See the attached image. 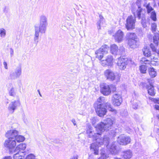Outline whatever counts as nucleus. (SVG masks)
<instances>
[{
	"label": "nucleus",
	"mask_w": 159,
	"mask_h": 159,
	"mask_svg": "<svg viewBox=\"0 0 159 159\" xmlns=\"http://www.w3.org/2000/svg\"><path fill=\"white\" fill-rule=\"evenodd\" d=\"M2 159H12V157L10 156H6Z\"/></svg>",
	"instance_id": "nucleus-53"
},
{
	"label": "nucleus",
	"mask_w": 159,
	"mask_h": 159,
	"mask_svg": "<svg viewBox=\"0 0 159 159\" xmlns=\"http://www.w3.org/2000/svg\"><path fill=\"white\" fill-rule=\"evenodd\" d=\"M16 142L15 139H7L6 140L4 143L5 147L9 150L10 154H13L15 152V147Z\"/></svg>",
	"instance_id": "nucleus-4"
},
{
	"label": "nucleus",
	"mask_w": 159,
	"mask_h": 159,
	"mask_svg": "<svg viewBox=\"0 0 159 159\" xmlns=\"http://www.w3.org/2000/svg\"><path fill=\"white\" fill-rule=\"evenodd\" d=\"M110 87L111 90H112V91H115L116 89V88L115 86L113 85H110Z\"/></svg>",
	"instance_id": "nucleus-45"
},
{
	"label": "nucleus",
	"mask_w": 159,
	"mask_h": 159,
	"mask_svg": "<svg viewBox=\"0 0 159 159\" xmlns=\"http://www.w3.org/2000/svg\"><path fill=\"white\" fill-rule=\"evenodd\" d=\"M47 25L39 24V27L35 26V28H37L41 33H44L46 30Z\"/></svg>",
	"instance_id": "nucleus-23"
},
{
	"label": "nucleus",
	"mask_w": 159,
	"mask_h": 159,
	"mask_svg": "<svg viewBox=\"0 0 159 159\" xmlns=\"http://www.w3.org/2000/svg\"><path fill=\"white\" fill-rule=\"evenodd\" d=\"M137 36L134 33H128L126 35L127 40H135L137 39Z\"/></svg>",
	"instance_id": "nucleus-27"
},
{
	"label": "nucleus",
	"mask_w": 159,
	"mask_h": 159,
	"mask_svg": "<svg viewBox=\"0 0 159 159\" xmlns=\"http://www.w3.org/2000/svg\"><path fill=\"white\" fill-rule=\"evenodd\" d=\"M141 24H142V26L144 28L146 27L147 26L146 21V20L141 21Z\"/></svg>",
	"instance_id": "nucleus-46"
},
{
	"label": "nucleus",
	"mask_w": 159,
	"mask_h": 159,
	"mask_svg": "<svg viewBox=\"0 0 159 159\" xmlns=\"http://www.w3.org/2000/svg\"><path fill=\"white\" fill-rule=\"evenodd\" d=\"M112 103L115 106H119L122 102V98L120 95L116 93H114L112 98Z\"/></svg>",
	"instance_id": "nucleus-8"
},
{
	"label": "nucleus",
	"mask_w": 159,
	"mask_h": 159,
	"mask_svg": "<svg viewBox=\"0 0 159 159\" xmlns=\"http://www.w3.org/2000/svg\"><path fill=\"white\" fill-rule=\"evenodd\" d=\"M21 74V69L20 66L17 67L14 71H11L10 74V77L11 80H15L20 77Z\"/></svg>",
	"instance_id": "nucleus-9"
},
{
	"label": "nucleus",
	"mask_w": 159,
	"mask_h": 159,
	"mask_svg": "<svg viewBox=\"0 0 159 159\" xmlns=\"http://www.w3.org/2000/svg\"><path fill=\"white\" fill-rule=\"evenodd\" d=\"M109 48L108 46L106 45H102L101 48L96 51V57L101 60L103 57V54L107 53Z\"/></svg>",
	"instance_id": "nucleus-6"
},
{
	"label": "nucleus",
	"mask_w": 159,
	"mask_h": 159,
	"mask_svg": "<svg viewBox=\"0 0 159 159\" xmlns=\"http://www.w3.org/2000/svg\"><path fill=\"white\" fill-rule=\"evenodd\" d=\"M113 121L111 119L108 118L99 123L96 127L97 130L100 133L105 130H108L112 127Z\"/></svg>",
	"instance_id": "nucleus-2"
},
{
	"label": "nucleus",
	"mask_w": 159,
	"mask_h": 159,
	"mask_svg": "<svg viewBox=\"0 0 159 159\" xmlns=\"http://www.w3.org/2000/svg\"><path fill=\"white\" fill-rule=\"evenodd\" d=\"M78 156L77 155H74L73 157H72L70 159H78Z\"/></svg>",
	"instance_id": "nucleus-50"
},
{
	"label": "nucleus",
	"mask_w": 159,
	"mask_h": 159,
	"mask_svg": "<svg viewBox=\"0 0 159 159\" xmlns=\"http://www.w3.org/2000/svg\"><path fill=\"white\" fill-rule=\"evenodd\" d=\"M25 139V137L21 135H19L18 134L15 138V140L17 142H20L23 141Z\"/></svg>",
	"instance_id": "nucleus-33"
},
{
	"label": "nucleus",
	"mask_w": 159,
	"mask_h": 159,
	"mask_svg": "<svg viewBox=\"0 0 159 159\" xmlns=\"http://www.w3.org/2000/svg\"><path fill=\"white\" fill-rule=\"evenodd\" d=\"M115 159H121L120 158H118L116 157V158H115Z\"/></svg>",
	"instance_id": "nucleus-60"
},
{
	"label": "nucleus",
	"mask_w": 159,
	"mask_h": 159,
	"mask_svg": "<svg viewBox=\"0 0 159 159\" xmlns=\"http://www.w3.org/2000/svg\"><path fill=\"white\" fill-rule=\"evenodd\" d=\"M10 53L11 56L12 57L13 55L14 51L11 48L10 49Z\"/></svg>",
	"instance_id": "nucleus-48"
},
{
	"label": "nucleus",
	"mask_w": 159,
	"mask_h": 159,
	"mask_svg": "<svg viewBox=\"0 0 159 159\" xmlns=\"http://www.w3.org/2000/svg\"><path fill=\"white\" fill-rule=\"evenodd\" d=\"M123 153V157L125 159H130L132 156V152L130 150L124 151Z\"/></svg>",
	"instance_id": "nucleus-21"
},
{
	"label": "nucleus",
	"mask_w": 159,
	"mask_h": 159,
	"mask_svg": "<svg viewBox=\"0 0 159 159\" xmlns=\"http://www.w3.org/2000/svg\"><path fill=\"white\" fill-rule=\"evenodd\" d=\"M3 65L4 66V67L6 69H8V67L7 66V62L6 61H4L3 63Z\"/></svg>",
	"instance_id": "nucleus-49"
},
{
	"label": "nucleus",
	"mask_w": 159,
	"mask_h": 159,
	"mask_svg": "<svg viewBox=\"0 0 159 159\" xmlns=\"http://www.w3.org/2000/svg\"><path fill=\"white\" fill-rule=\"evenodd\" d=\"M153 40H155V39H154V38L153 39Z\"/></svg>",
	"instance_id": "nucleus-62"
},
{
	"label": "nucleus",
	"mask_w": 159,
	"mask_h": 159,
	"mask_svg": "<svg viewBox=\"0 0 159 159\" xmlns=\"http://www.w3.org/2000/svg\"><path fill=\"white\" fill-rule=\"evenodd\" d=\"M6 30L3 28L0 29V35L1 37H4L6 35Z\"/></svg>",
	"instance_id": "nucleus-42"
},
{
	"label": "nucleus",
	"mask_w": 159,
	"mask_h": 159,
	"mask_svg": "<svg viewBox=\"0 0 159 159\" xmlns=\"http://www.w3.org/2000/svg\"><path fill=\"white\" fill-rule=\"evenodd\" d=\"M7 8L6 7H5L3 9V11L5 13H7V10H6Z\"/></svg>",
	"instance_id": "nucleus-55"
},
{
	"label": "nucleus",
	"mask_w": 159,
	"mask_h": 159,
	"mask_svg": "<svg viewBox=\"0 0 159 159\" xmlns=\"http://www.w3.org/2000/svg\"><path fill=\"white\" fill-rule=\"evenodd\" d=\"M26 148V145L25 143H21L18 145L15 148V152L18 151H24Z\"/></svg>",
	"instance_id": "nucleus-25"
},
{
	"label": "nucleus",
	"mask_w": 159,
	"mask_h": 159,
	"mask_svg": "<svg viewBox=\"0 0 159 159\" xmlns=\"http://www.w3.org/2000/svg\"><path fill=\"white\" fill-rule=\"evenodd\" d=\"M99 17L100 19L97 22V28L99 30L101 29V24H102L103 23L104 19L103 16L102 15H99Z\"/></svg>",
	"instance_id": "nucleus-31"
},
{
	"label": "nucleus",
	"mask_w": 159,
	"mask_h": 159,
	"mask_svg": "<svg viewBox=\"0 0 159 159\" xmlns=\"http://www.w3.org/2000/svg\"><path fill=\"white\" fill-rule=\"evenodd\" d=\"M100 92L103 95L107 96L111 93L110 85L106 84H103L100 85Z\"/></svg>",
	"instance_id": "nucleus-14"
},
{
	"label": "nucleus",
	"mask_w": 159,
	"mask_h": 159,
	"mask_svg": "<svg viewBox=\"0 0 159 159\" xmlns=\"http://www.w3.org/2000/svg\"><path fill=\"white\" fill-rule=\"evenodd\" d=\"M139 69L141 73L143 74L146 73L147 68L145 66L143 65L140 66Z\"/></svg>",
	"instance_id": "nucleus-39"
},
{
	"label": "nucleus",
	"mask_w": 159,
	"mask_h": 159,
	"mask_svg": "<svg viewBox=\"0 0 159 159\" xmlns=\"http://www.w3.org/2000/svg\"><path fill=\"white\" fill-rule=\"evenodd\" d=\"M96 105H105L104 104V98L103 97H101L99 98L97 101H96L94 104V106L95 107V104Z\"/></svg>",
	"instance_id": "nucleus-26"
},
{
	"label": "nucleus",
	"mask_w": 159,
	"mask_h": 159,
	"mask_svg": "<svg viewBox=\"0 0 159 159\" xmlns=\"http://www.w3.org/2000/svg\"><path fill=\"white\" fill-rule=\"evenodd\" d=\"M148 81L149 85L146 86V88L147 89L148 93L151 96L155 95L156 92L154 86L153 85L152 80L151 79H148Z\"/></svg>",
	"instance_id": "nucleus-15"
},
{
	"label": "nucleus",
	"mask_w": 159,
	"mask_h": 159,
	"mask_svg": "<svg viewBox=\"0 0 159 159\" xmlns=\"http://www.w3.org/2000/svg\"><path fill=\"white\" fill-rule=\"evenodd\" d=\"M94 107L97 115L101 117H103L106 115L107 112L105 105H98L95 104Z\"/></svg>",
	"instance_id": "nucleus-7"
},
{
	"label": "nucleus",
	"mask_w": 159,
	"mask_h": 159,
	"mask_svg": "<svg viewBox=\"0 0 159 159\" xmlns=\"http://www.w3.org/2000/svg\"><path fill=\"white\" fill-rule=\"evenodd\" d=\"M98 159H100V158H98Z\"/></svg>",
	"instance_id": "nucleus-63"
},
{
	"label": "nucleus",
	"mask_w": 159,
	"mask_h": 159,
	"mask_svg": "<svg viewBox=\"0 0 159 159\" xmlns=\"http://www.w3.org/2000/svg\"><path fill=\"white\" fill-rule=\"evenodd\" d=\"M146 8L147 10V12L148 14L150 13L152 11H154V9L152 7L150 6V5L149 4H148L146 6Z\"/></svg>",
	"instance_id": "nucleus-38"
},
{
	"label": "nucleus",
	"mask_w": 159,
	"mask_h": 159,
	"mask_svg": "<svg viewBox=\"0 0 159 159\" xmlns=\"http://www.w3.org/2000/svg\"><path fill=\"white\" fill-rule=\"evenodd\" d=\"M157 25L156 23H154L151 25V28L153 32H156L157 29Z\"/></svg>",
	"instance_id": "nucleus-43"
},
{
	"label": "nucleus",
	"mask_w": 159,
	"mask_h": 159,
	"mask_svg": "<svg viewBox=\"0 0 159 159\" xmlns=\"http://www.w3.org/2000/svg\"><path fill=\"white\" fill-rule=\"evenodd\" d=\"M106 107L107 109L110 111H111L114 112L115 114L117 113V111L116 110L111 107V105L109 103H106Z\"/></svg>",
	"instance_id": "nucleus-34"
},
{
	"label": "nucleus",
	"mask_w": 159,
	"mask_h": 159,
	"mask_svg": "<svg viewBox=\"0 0 159 159\" xmlns=\"http://www.w3.org/2000/svg\"><path fill=\"white\" fill-rule=\"evenodd\" d=\"M128 59L120 57L117 63L118 66L120 70H124L126 68L128 64Z\"/></svg>",
	"instance_id": "nucleus-10"
},
{
	"label": "nucleus",
	"mask_w": 159,
	"mask_h": 159,
	"mask_svg": "<svg viewBox=\"0 0 159 159\" xmlns=\"http://www.w3.org/2000/svg\"><path fill=\"white\" fill-rule=\"evenodd\" d=\"M16 91L15 88L12 87L9 90L8 93L10 96H15L16 95Z\"/></svg>",
	"instance_id": "nucleus-35"
},
{
	"label": "nucleus",
	"mask_w": 159,
	"mask_h": 159,
	"mask_svg": "<svg viewBox=\"0 0 159 159\" xmlns=\"http://www.w3.org/2000/svg\"><path fill=\"white\" fill-rule=\"evenodd\" d=\"M20 103L19 101H14L11 102L9 104L8 107V110L11 113L14 112L15 110H16L17 107L19 106Z\"/></svg>",
	"instance_id": "nucleus-16"
},
{
	"label": "nucleus",
	"mask_w": 159,
	"mask_h": 159,
	"mask_svg": "<svg viewBox=\"0 0 159 159\" xmlns=\"http://www.w3.org/2000/svg\"><path fill=\"white\" fill-rule=\"evenodd\" d=\"M111 51L112 54H117L118 51V47L115 44H113L111 46Z\"/></svg>",
	"instance_id": "nucleus-30"
},
{
	"label": "nucleus",
	"mask_w": 159,
	"mask_h": 159,
	"mask_svg": "<svg viewBox=\"0 0 159 159\" xmlns=\"http://www.w3.org/2000/svg\"><path fill=\"white\" fill-rule=\"evenodd\" d=\"M101 135L98 137V138L96 139L97 142L99 144L102 145L105 143V145H106L107 147L111 154H115L117 152V151L116 149V142H114L112 143L111 145H109V138L107 136H104L103 138L101 137Z\"/></svg>",
	"instance_id": "nucleus-1"
},
{
	"label": "nucleus",
	"mask_w": 159,
	"mask_h": 159,
	"mask_svg": "<svg viewBox=\"0 0 159 159\" xmlns=\"http://www.w3.org/2000/svg\"><path fill=\"white\" fill-rule=\"evenodd\" d=\"M115 133H117V132H117V129L116 128V129H115Z\"/></svg>",
	"instance_id": "nucleus-58"
},
{
	"label": "nucleus",
	"mask_w": 159,
	"mask_h": 159,
	"mask_svg": "<svg viewBox=\"0 0 159 159\" xmlns=\"http://www.w3.org/2000/svg\"><path fill=\"white\" fill-rule=\"evenodd\" d=\"M39 21V24L48 25L47 18L44 15H43L40 16Z\"/></svg>",
	"instance_id": "nucleus-28"
},
{
	"label": "nucleus",
	"mask_w": 159,
	"mask_h": 159,
	"mask_svg": "<svg viewBox=\"0 0 159 159\" xmlns=\"http://www.w3.org/2000/svg\"><path fill=\"white\" fill-rule=\"evenodd\" d=\"M104 75L107 80L110 81H119L120 75V74L115 73L111 69H107L104 72Z\"/></svg>",
	"instance_id": "nucleus-3"
},
{
	"label": "nucleus",
	"mask_w": 159,
	"mask_h": 159,
	"mask_svg": "<svg viewBox=\"0 0 159 159\" xmlns=\"http://www.w3.org/2000/svg\"><path fill=\"white\" fill-rule=\"evenodd\" d=\"M71 121L73 124L74 125H76V122L75 120L72 119Z\"/></svg>",
	"instance_id": "nucleus-52"
},
{
	"label": "nucleus",
	"mask_w": 159,
	"mask_h": 159,
	"mask_svg": "<svg viewBox=\"0 0 159 159\" xmlns=\"http://www.w3.org/2000/svg\"><path fill=\"white\" fill-rule=\"evenodd\" d=\"M88 128L89 129L86 131V133L88 134V136L92 138L93 140H96V139L98 138L101 134L100 132L97 131L98 132L97 133H93L92 127L91 126H89Z\"/></svg>",
	"instance_id": "nucleus-11"
},
{
	"label": "nucleus",
	"mask_w": 159,
	"mask_h": 159,
	"mask_svg": "<svg viewBox=\"0 0 159 159\" xmlns=\"http://www.w3.org/2000/svg\"><path fill=\"white\" fill-rule=\"evenodd\" d=\"M152 59L148 60L145 58H143L141 61V63L143 62L145 64H149Z\"/></svg>",
	"instance_id": "nucleus-41"
},
{
	"label": "nucleus",
	"mask_w": 159,
	"mask_h": 159,
	"mask_svg": "<svg viewBox=\"0 0 159 159\" xmlns=\"http://www.w3.org/2000/svg\"><path fill=\"white\" fill-rule=\"evenodd\" d=\"M13 156L14 159H22L24 157L25 154L24 151H17Z\"/></svg>",
	"instance_id": "nucleus-19"
},
{
	"label": "nucleus",
	"mask_w": 159,
	"mask_h": 159,
	"mask_svg": "<svg viewBox=\"0 0 159 159\" xmlns=\"http://www.w3.org/2000/svg\"><path fill=\"white\" fill-rule=\"evenodd\" d=\"M38 92H39V95H40V96H41V93H40V91H39V90H38Z\"/></svg>",
	"instance_id": "nucleus-57"
},
{
	"label": "nucleus",
	"mask_w": 159,
	"mask_h": 159,
	"mask_svg": "<svg viewBox=\"0 0 159 159\" xmlns=\"http://www.w3.org/2000/svg\"><path fill=\"white\" fill-rule=\"evenodd\" d=\"M150 18L153 21H156L157 20V14L155 11L151 13Z\"/></svg>",
	"instance_id": "nucleus-36"
},
{
	"label": "nucleus",
	"mask_w": 159,
	"mask_h": 159,
	"mask_svg": "<svg viewBox=\"0 0 159 159\" xmlns=\"http://www.w3.org/2000/svg\"><path fill=\"white\" fill-rule=\"evenodd\" d=\"M25 159H37L35 156L32 154H30L27 156Z\"/></svg>",
	"instance_id": "nucleus-44"
},
{
	"label": "nucleus",
	"mask_w": 159,
	"mask_h": 159,
	"mask_svg": "<svg viewBox=\"0 0 159 159\" xmlns=\"http://www.w3.org/2000/svg\"><path fill=\"white\" fill-rule=\"evenodd\" d=\"M113 60L112 56L111 55H109L106 57L105 60L101 61L100 63L103 66H111L113 62Z\"/></svg>",
	"instance_id": "nucleus-13"
},
{
	"label": "nucleus",
	"mask_w": 159,
	"mask_h": 159,
	"mask_svg": "<svg viewBox=\"0 0 159 159\" xmlns=\"http://www.w3.org/2000/svg\"><path fill=\"white\" fill-rule=\"evenodd\" d=\"M153 101L155 103L159 104V99H154Z\"/></svg>",
	"instance_id": "nucleus-51"
},
{
	"label": "nucleus",
	"mask_w": 159,
	"mask_h": 159,
	"mask_svg": "<svg viewBox=\"0 0 159 159\" xmlns=\"http://www.w3.org/2000/svg\"><path fill=\"white\" fill-rule=\"evenodd\" d=\"M95 142L94 143H92L90 146V150L94 152V153L95 155H97L98 154V147L99 146H101L100 144H99L97 142L96 140H94Z\"/></svg>",
	"instance_id": "nucleus-18"
},
{
	"label": "nucleus",
	"mask_w": 159,
	"mask_h": 159,
	"mask_svg": "<svg viewBox=\"0 0 159 159\" xmlns=\"http://www.w3.org/2000/svg\"><path fill=\"white\" fill-rule=\"evenodd\" d=\"M146 20L145 17L144 16H143L141 18V21Z\"/></svg>",
	"instance_id": "nucleus-56"
},
{
	"label": "nucleus",
	"mask_w": 159,
	"mask_h": 159,
	"mask_svg": "<svg viewBox=\"0 0 159 159\" xmlns=\"http://www.w3.org/2000/svg\"><path fill=\"white\" fill-rule=\"evenodd\" d=\"M136 21L135 18L132 15L127 17L125 25V28L128 30H132L135 28Z\"/></svg>",
	"instance_id": "nucleus-5"
},
{
	"label": "nucleus",
	"mask_w": 159,
	"mask_h": 159,
	"mask_svg": "<svg viewBox=\"0 0 159 159\" xmlns=\"http://www.w3.org/2000/svg\"><path fill=\"white\" fill-rule=\"evenodd\" d=\"M143 52L144 55L147 57H149L151 55V53L150 49L146 46H145L143 49Z\"/></svg>",
	"instance_id": "nucleus-24"
},
{
	"label": "nucleus",
	"mask_w": 159,
	"mask_h": 159,
	"mask_svg": "<svg viewBox=\"0 0 159 159\" xmlns=\"http://www.w3.org/2000/svg\"><path fill=\"white\" fill-rule=\"evenodd\" d=\"M138 9L137 11V15L139 19H140L141 18V13L142 11V9L140 8L139 5L138 6Z\"/></svg>",
	"instance_id": "nucleus-37"
},
{
	"label": "nucleus",
	"mask_w": 159,
	"mask_h": 159,
	"mask_svg": "<svg viewBox=\"0 0 159 159\" xmlns=\"http://www.w3.org/2000/svg\"><path fill=\"white\" fill-rule=\"evenodd\" d=\"M153 43H151L150 46L152 51H155L156 50V46H157L158 45V40H153Z\"/></svg>",
	"instance_id": "nucleus-32"
},
{
	"label": "nucleus",
	"mask_w": 159,
	"mask_h": 159,
	"mask_svg": "<svg viewBox=\"0 0 159 159\" xmlns=\"http://www.w3.org/2000/svg\"><path fill=\"white\" fill-rule=\"evenodd\" d=\"M149 74L152 78H154L157 75V72L153 68H150L148 69Z\"/></svg>",
	"instance_id": "nucleus-29"
},
{
	"label": "nucleus",
	"mask_w": 159,
	"mask_h": 159,
	"mask_svg": "<svg viewBox=\"0 0 159 159\" xmlns=\"http://www.w3.org/2000/svg\"><path fill=\"white\" fill-rule=\"evenodd\" d=\"M138 107V104L137 103H134L133 105V107L134 109H137Z\"/></svg>",
	"instance_id": "nucleus-47"
},
{
	"label": "nucleus",
	"mask_w": 159,
	"mask_h": 159,
	"mask_svg": "<svg viewBox=\"0 0 159 159\" xmlns=\"http://www.w3.org/2000/svg\"><path fill=\"white\" fill-rule=\"evenodd\" d=\"M18 134V132L16 130H10L6 133L5 136L8 139L15 140V138Z\"/></svg>",
	"instance_id": "nucleus-17"
},
{
	"label": "nucleus",
	"mask_w": 159,
	"mask_h": 159,
	"mask_svg": "<svg viewBox=\"0 0 159 159\" xmlns=\"http://www.w3.org/2000/svg\"><path fill=\"white\" fill-rule=\"evenodd\" d=\"M128 44L129 47L131 48H136L139 45L138 40H128Z\"/></svg>",
	"instance_id": "nucleus-22"
},
{
	"label": "nucleus",
	"mask_w": 159,
	"mask_h": 159,
	"mask_svg": "<svg viewBox=\"0 0 159 159\" xmlns=\"http://www.w3.org/2000/svg\"><path fill=\"white\" fill-rule=\"evenodd\" d=\"M155 108L157 110H159V106L157 105H156L155 106Z\"/></svg>",
	"instance_id": "nucleus-54"
},
{
	"label": "nucleus",
	"mask_w": 159,
	"mask_h": 159,
	"mask_svg": "<svg viewBox=\"0 0 159 159\" xmlns=\"http://www.w3.org/2000/svg\"><path fill=\"white\" fill-rule=\"evenodd\" d=\"M118 41V42L119 43L120 42V41H121V40H117Z\"/></svg>",
	"instance_id": "nucleus-59"
},
{
	"label": "nucleus",
	"mask_w": 159,
	"mask_h": 159,
	"mask_svg": "<svg viewBox=\"0 0 159 159\" xmlns=\"http://www.w3.org/2000/svg\"><path fill=\"white\" fill-rule=\"evenodd\" d=\"M117 141L120 145H126L130 142L129 137L121 135L118 138Z\"/></svg>",
	"instance_id": "nucleus-12"
},
{
	"label": "nucleus",
	"mask_w": 159,
	"mask_h": 159,
	"mask_svg": "<svg viewBox=\"0 0 159 159\" xmlns=\"http://www.w3.org/2000/svg\"><path fill=\"white\" fill-rule=\"evenodd\" d=\"M115 40H122L124 36L123 32L120 30H119L113 35Z\"/></svg>",
	"instance_id": "nucleus-20"
},
{
	"label": "nucleus",
	"mask_w": 159,
	"mask_h": 159,
	"mask_svg": "<svg viewBox=\"0 0 159 159\" xmlns=\"http://www.w3.org/2000/svg\"><path fill=\"white\" fill-rule=\"evenodd\" d=\"M35 37H34V40H37L39 39V33L40 32V31L39 29H38L37 28H35Z\"/></svg>",
	"instance_id": "nucleus-40"
},
{
	"label": "nucleus",
	"mask_w": 159,
	"mask_h": 159,
	"mask_svg": "<svg viewBox=\"0 0 159 159\" xmlns=\"http://www.w3.org/2000/svg\"><path fill=\"white\" fill-rule=\"evenodd\" d=\"M121 130V129H118V130H119V131H120Z\"/></svg>",
	"instance_id": "nucleus-61"
}]
</instances>
